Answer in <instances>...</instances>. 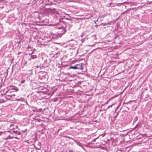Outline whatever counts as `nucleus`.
<instances>
[{
    "label": "nucleus",
    "instance_id": "obj_1",
    "mask_svg": "<svg viewBox=\"0 0 152 152\" xmlns=\"http://www.w3.org/2000/svg\"><path fill=\"white\" fill-rule=\"evenodd\" d=\"M69 69H78V68L76 66H71L69 67Z\"/></svg>",
    "mask_w": 152,
    "mask_h": 152
},
{
    "label": "nucleus",
    "instance_id": "obj_2",
    "mask_svg": "<svg viewBox=\"0 0 152 152\" xmlns=\"http://www.w3.org/2000/svg\"><path fill=\"white\" fill-rule=\"evenodd\" d=\"M37 58V56L35 55H33L31 56V58L29 59L30 60H31V59H34Z\"/></svg>",
    "mask_w": 152,
    "mask_h": 152
},
{
    "label": "nucleus",
    "instance_id": "obj_3",
    "mask_svg": "<svg viewBox=\"0 0 152 152\" xmlns=\"http://www.w3.org/2000/svg\"><path fill=\"white\" fill-rule=\"evenodd\" d=\"M40 143H39L38 144V145H39V147H38L37 148V149H39L40 148H41V146L40 145Z\"/></svg>",
    "mask_w": 152,
    "mask_h": 152
},
{
    "label": "nucleus",
    "instance_id": "obj_4",
    "mask_svg": "<svg viewBox=\"0 0 152 152\" xmlns=\"http://www.w3.org/2000/svg\"><path fill=\"white\" fill-rule=\"evenodd\" d=\"M25 82V80H22L21 81V83H24Z\"/></svg>",
    "mask_w": 152,
    "mask_h": 152
},
{
    "label": "nucleus",
    "instance_id": "obj_5",
    "mask_svg": "<svg viewBox=\"0 0 152 152\" xmlns=\"http://www.w3.org/2000/svg\"><path fill=\"white\" fill-rule=\"evenodd\" d=\"M69 152H73L72 150H70L69 151Z\"/></svg>",
    "mask_w": 152,
    "mask_h": 152
},
{
    "label": "nucleus",
    "instance_id": "obj_6",
    "mask_svg": "<svg viewBox=\"0 0 152 152\" xmlns=\"http://www.w3.org/2000/svg\"><path fill=\"white\" fill-rule=\"evenodd\" d=\"M15 96V95L13 94V95H11V97H12V96Z\"/></svg>",
    "mask_w": 152,
    "mask_h": 152
},
{
    "label": "nucleus",
    "instance_id": "obj_7",
    "mask_svg": "<svg viewBox=\"0 0 152 152\" xmlns=\"http://www.w3.org/2000/svg\"><path fill=\"white\" fill-rule=\"evenodd\" d=\"M3 132H0V135H1V134Z\"/></svg>",
    "mask_w": 152,
    "mask_h": 152
},
{
    "label": "nucleus",
    "instance_id": "obj_8",
    "mask_svg": "<svg viewBox=\"0 0 152 152\" xmlns=\"http://www.w3.org/2000/svg\"><path fill=\"white\" fill-rule=\"evenodd\" d=\"M83 34H82L81 35V37H82L83 36Z\"/></svg>",
    "mask_w": 152,
    "mask_h": 152
},
{
    "label": "nucleus",
    "instance_id": "obj_9",
    "mask_svg": "<svg viewBox=\"0 0 152 152\" xmlns=\"http://www.w3.org/2000/svg\"><path fill=\"white\" fill-rule=\"evenodd\" d=\"M22 99V100H21L22 101H23V99Z\"/></svg>",
    "mask_w": 152,
    "mask_h": 152
},
{
    "label": "nucleus",
    "instance_id": "obj_10",
    "mask_svg": "<svg viewBox=\"0 0 152 152\" xmlns=\"http://www.w3.org/2000/svg\"><path fill=\"white\" fill-rule=\"evenodd\" d=\"M18 99V100H20L19 99Z\"/></svg>",
    "mask_w": 152,
    "mask_h": 152
}]
</instances>
